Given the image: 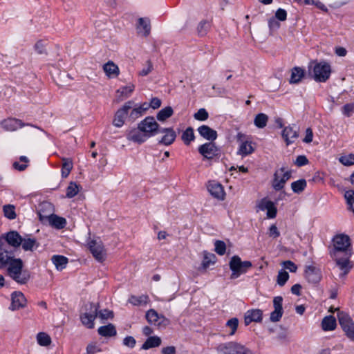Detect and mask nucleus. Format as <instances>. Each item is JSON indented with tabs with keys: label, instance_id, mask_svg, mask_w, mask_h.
Here are the masks:
<instances>
[{
	"label": "nucleus",
	"instance_id": "f257e3e1",
	"mask_svg": "<svg viewBox=\"0 0 354 354\" xmlns=\"http://www.w3.org/2000/svg\"><path fill=\"white\" fill-rule=\"evenodd\" d=\"M53 208L50 203H41L37 211L39 218L41 221L48 220L49 223L56 229H63L66 225V220L53 213Z\"/></svg>",
	"mask_w": 354,
	"mask_h": 354
},
{
	"label": "nucleus",
	"instance_id": "f03ea898",
	"mask_svg": "<svg viewBox=\"0 0 354 354\" xmlns=\"http://www.w3.org/2000/svg\"><path fill=\"white\" fill-rule=\"evenodd\" d=\"M8 275L17 283L25 284L30 279V274L27 270H23L24 263L20 259H11L8 263Z\"/></svg>",
	"mask_w": 354,
	"mask_h": 354
},
{
	"label": "nucleus",
	"instance_id": "7ed1b4c3",
	"mask_svg": "<svg viewBox=\"0 0 354 354\" xmlns=\"http://www.w3.org/2000/svg\"><path fill=\"white\" fill-rule=\"evenodd\" d=\"M99 304L88 303L84 305L80 313V320L82 324L87 328H94V321L97 316Z\"/></svg>",
	"mask_w": 354,
	"mask_h": 354
},
{
	"label": "nucleus",
	"instance_id": "20e7f679",
	"mask_svg": "<svg viewBox=\"0 0 354 354\" xmlns=\"http://www.w3.org/2000/svg\"><path fill=\"white\" fill-rule=\"evenodd\" d=\"M351 254L350 239L344 234L337 235L333 239V248L330 250V255Z\"/></svg>",
	"mask_w": 354,
	"mask_h": 354
},
{
	"label": "nucleus",
	"instance_id": "39448f33",
	"mask_svg": "<svg viewBox=\"0 0 354 354\" xmlns=\"http://www.w3.org/2000/svg\"><path fill=\"white\" fill-rule=\"evenodd\" d=\"M217 351L220 354H253L249 348L237 342L220 344Z\"/></svg>",
	"mask_w": 354,
	"mask_h": 354
},
{
	"label": "nucleus",
	"instance_id": "423d86ee",
	"mask_svg": "<svg viewBox=\"0 0 354 354\" xmlns=\"http://www.w3.org/2000/svg\"><path fill=\"white\" fill-rule=\"evenodd\" d=\"M230 268L232 270L231 279H237L241 274L245 273L252 267V263L249 261H242L238 256L232 257L230 261Z\"/></svg>",
	"mask_w": 354,
	"mask_h": 354
},
{
	"label": "nucleus",
	"instance_id": "0eeeda50",
	"mask_svg": "<svg viewBox=\"0 0 354 354\" xmlns=\"http://www.w3.org/2000/svg\"><path fill=\"white\" fill-rule=\"evenodd\" d=\"M330 256L335 261V269L339 272L338 276L340 278H343L349 272V271L352 268V265L351 263V261H349L351 254H335Z\"/></svg>",
	"mask_w": 354,
	"mask_h": 354
},
{
	"label": "nucleus",
	"instance_id": "6e6552de",
	"mask_svg": "<svg viewBox=\"0 0 354 354\" xmlns=\"http://www.w3.org/2000/svg\"><path fill=\"white\" fill-rule=\"evenodd\" d=\"M139 128L142 131L145 132L148 138L159 133L160 129L159 124L153 117H146L140 122L138 123Z\"/></svg>",
	"mask_w": 354,
	"mask_h": 354
},
{
	"label": "nucleus",
	"instance_id": "1a4fd4ad",
	"mask_svg": "<svg viewBox=\"0 0 354 354\" xmlns=\"http://www.w3.org/2000/svg\"><path fill=\"white\" fill-rule=\"evenodd\" d=\"M291 173L285 167L277 169L274 174L272 187L275 190H281L283 188L286 183L290 178Z\"/></svg>",
	"mask_w": 354,
	"mask_h": 354
},
{
	"label": "nucleus",
	"instance_id": "9d476101",
	"mask_svg": "<svg viewBox=\"0 0 354 354\" xmlns=\"http://www.w3.org/2000/svg\"><path fill=\"white\" fill-rule=\"evenodd\" d=\"M330 73V66L326 62L316 64L313 68L314 79L317 82H326L329 78Z\"/></svg>",
	"mask_w": 354,
	"mask_h": 354
},
{
	"label": "nucleus",
	"instance_id": "9b49d317",
	"mask_svg": "<svg viewBox=\"0 0 354 354\" xmlns=\"http://www.w3.org/2000/svg\"><path fill=\"white\" fill-rule=\"evenodd\" d=\"M88 245L91 252L97 261L102 262L105 260L106 254L102 241L91 240L88 243Z\"/></svg>",
	"mask_w": 354,
	"mask_h": 354
},
{
	"label": "nucleus",
	"instance_id": "f8f14e48",
	"mask_svg": "<svg viewBox=\"0 0 354 354\" xmlns=\"http://www.w3.org/2000/svg\"><path fill=\"white\" fill-rule=\"evenodd\" d=\"M133 102L128 101L122 108L118 109L115 114L113 120V124L116 127H121L124 123V119L127 118L129 111L131 109Z\"/></svg>",
	"mask_w": 354,
	"mask_h": 354
},
{
	"label": "nucleus",
	"instance_id": "ddd939ff",
	"mask_svg": "<svg viewBox=\"0 0 354 354\" xmlns=\"http://www.w3.org/2000/svg\"><path fill=\"white\" fill-rule=\"evenodd\" d=\"M305 278L308 283L317 284L322 278V272L319 268L312 265L308 266L305 269Z\"/></svg>",
	"mask_w": 354,
	"mask_h": 354
},
{
	"label": "nucleus",
	"instance_id": "4468645a",
	"mask_svg": "<svg viewBox=\"0 0 354 354\" xmlns=\"http://www.w3.org/2000/svg\"><path fill=\"white\" fill-rule=\"evenodd\" d=\"M299 128L296 125H289L286 127L281 133V136L286 142V145L295 142L299 137Z\"/></svg>",
	"mask_w": 354,
	"mask_h": 354
},
{
	"label": "nucleus",
	"instance_id": "2eb2a0df",
	"mask_svg": "<svg viewBox=\"0 0 354 354\" xmlns=\"http://www.w3.org/2000/svg\"><path fill=\"white\" fill-rule=\"evenodd\" d=\"M218 151V147L214 142H207L201 145V154L203 156V160H212L217 156Z\"/></svg>",
	"mask_w": 354,
	"mask_h": 354
},
{
	"label": "nucleus",
	"instance_id": "dca6fc26",
	"mask_svg": "<svg viewBox=\"0 0 354 354\" xmlns=\"http://www.w3.org/2000/svg\"><path fill=\"white\" fill-rule=\"evenodd\" d=\"M0 239H3V245H6V243H7L15 248H19L22 241V236L16 231H10L2 235Z\"/></svg>",
	"mask_w": 354,
	"mask_h": 354
},
{
	"label": "nucleus",
	"instance_id": "f3484780",
	"mask_svg": "<svg viewBox=\"0 0 354 354\" xmlns=\"http://www.w3.org/2000/svg\"><path fill=\"white\" fill-rule=\"evenodd\" d=\"M127 138L128 140L138 144H142L149 139L145 132L140 129L138 124L137 128L132 129L127 132Z\"/></svg>",
	"mask_w": 354,
	"mask_h": 354
},
{
	"label": "nucleus",
	"instance_id": "a211bd4d",
	"mask_svg": "<svg viewBox=\"0 0 354 354\" xmlns=\"http://www.w3.org/2000/svg\"><path fill=\"white\" fill-rule=\"evenodd\" d=\"M207 187L212 196L220 201L224 200L225 193L223 186L220 183L215 181H209Z\"/></svg>",
	"mask_w": 354,
	"mask_h": 354
},
{
	"label": "nucleus",
	"instance_id": "6ab92c4d",
	"mask_svg": "<svg viewBox=\"0 0 354 354\" xmlns=\"http://www.w3.org/2000/svg\"><path fill=\"white\" fill-rule=\"evenodd\" d=\"M245 135L241 133L237 134V140L240 142L238 153L242 156H248L254 151L251 142L245 140Z\"/></svg>",
	"mask_w": 354,
	"mask_h": 354
},
{
	"label": "nucleus",
	"instance_id": "aec40b11",
	"mask_svg": "<svg viewBox=\"0 0 354 354\" xmlns=\"http://www.w3.org/2000/svg\"><path fill=\"white\" fill-rule=\"evenodd\" d=\"M26 304V299L21 292H14L11 295V305L10 309L12 310H19L24 308Z\"/></svg>",
	"mask_w": 354,
	"mask_h": 354
},
{
	"label": "nucleus",
	"instance_id": "412c9836",
	"mask_svg": "<svg viewBox=\"0 0 354 354\" xmlns=\"http://www.w3.org/2000/svg\"><path fill=\"white\" fill-rule=\"evenodd\" d=\"M262 311L259 309L248 310L244 316V322L246 326L252 322H260L262 320Z\"/></svg>",
	"mask_w": 354,
	"mask_h": 354
},
{
	"label": "nucleus",
	"instance_id": "4be33fe9",
	"mask_svg": "<svg viewBox=\"0 0 354 354\" xmlns=\"http://www.w3.org/2000/svg\"><path fill=\"white\" fill-rule=\"evenodd\" d=\"M159 133H165L158 142L159 144L164 145H170L174 142L176 137L175 131L171 128L160 129Z\"/></svg>",
	"mask_w": 354,
	"mask_h": 354
},
{
	"label": "nucleus",
	"instance_id": "5701e85b",
	"mask_svg": "<svg viewBox=\"0 0 354 354\" xmlns=\"http://www.w3.org/2000/svg\"><path fill=\"white\" fill-rule=\"evenodd\" d=\"M136 29L138 34L144 37H147L151 32V24L150 20L148 18H139L138 20V24Z\"/></svg>",
	"mask_w": 354,
	"mask_h": 354
},
{
	"label": "nucleus",
	"instance_id": "b1692460",
	"mask_svg": "<svg viewBox=\"0 0 354 354\" xmlns=\"http://www.w3.org/2000/svg\"><path fill=\"white\" fill-rule=\"evenodd\" d=\"M216 262V257L213 253L203 252V259L201 266V272L207 271L211 266H214Z\"/></svg>",
	"mask_w": 354,
	"mask_h": 354
},
{
	"label": "nucleus",
	"instance_id": "393cba45",
	"mask_svg": "<svg viewBox=\"0 0 354 354\" xmlns=\"http://www.w3.org/2000/svg\"><path fill=\"white\" fill-rule=\"evenodd\" d=\"M201 137L209 141L208 142H211L216 140L218 134L216 130L209 126L201 125Z\"/></svg>",
	"mask_w": 354,
	"mask_h": 354
},
{
	"label": "nucleus",
	"instance_id": "a878e982",
	"mask_svg": "<svg viewBox=\"0 0 354 354\" xmlns=\"http://www.w3.org/2000/svg\"><path fill=\"white\" fill-rule=\"evenodd\" d=\"M6 247V245H3V239H0V269L9 263L10 261L12 259Z\"/></svg>",
	"mask_w": 354,
	"mask_h": 354
},
{
	"label": "nucleus",
	"instance_id": "bb28decb",
	"mask_svg": "<svg viewBox=\"0 0 354 354\" xmlns=\"http://www.w3.org/2000/svg\"><path fill=\"white\" fill-rule=\"evenodd\" d=\"M21 245L25 251H33L39 246V243L37 242V240L34 238L30 237L29 236L22 237Z\"/></svg>",
	"mask_w": 354,
	"mask_h": 354
},
{
	"label": "nucleus",
	"instance_id": "cd10ccee",
	"mask_svg": "<svg viewBox=\"0 0 354 354\" xmlns=\"http://www.w3.org/2000/svg\"><path fill=\"white\" fill-rule=\"evenodd\" d=\"M239 321L236 317L228 319L225 325V330L230 336L235 335L239 327Z\"/></svg>",
	"mask_w": 354,
	"mask_h": 354
},
{
	"label": "nucleus",
	"instance_id": "c85d7f7f",
	"mask_svg": "<svg viewBox=\"0 0 354 354\" xmlns=\"http://www.w3.org/2000/svg\"><path fill=\"white\" fill-rule=\"evenodd\" d=\"M146 318L147 321L156 326H160L164 320V317L160 316L156 311L153 309L148 310L146 313Z\"/></svg>",
	"mask_w": 354,
	"mask_h": 354
},
{
	"label": "nucleus",
	"instance_id": "c756f323",
	"mask_svg": "<svg viewBox=\"0 0 354 354\" xmlns=\"http://www.w3.org/2000/svg\"><path fill=\"white\" fill-rule=\"evenodd\" d=\"M104 71L109 77H116L119 75V68L113 62H108L103 66Z\"/></svg>",
	"mask_w": 354,
	"mask_h": 354
},
{
	"label": "nucleus",
	"instance_id": "7c9ffc66",
	"mask_svg": "<svg viewBox=\"0 0 354 354\" xmlns=\"http://www.w3.org/2000/svg\"><path fill=\"white\" fill-rule=\"evenodd\" d=\"M97 332L99 335L103 337H112L115 336L117 333L116 329L112 324L100 326L98 328Z\"/></svg>",
	"mask_w": 354,
	"mask_h": 354
},
{
	"label": "nucleus",
	"instance_id": "2f4dec72",
	"mask_svg": "<svg viewBox=\"0 0 354 354\" xmlns=\"http://www.w3.org/2000/svg\"><path fill=\"white\" fill-rule=\"evenodd\" d=\"M51 260L58 270H62L65 268L68 262V259L62 255H53Z\"/></svg>",
	"mask_w": 354,
	"mask_h": 354
},
{
	"label": "nucleus",
	"instance_id": "473e14b6",
	"mask_svg": "<svg viewBox=\"0 0 354 354\" xmlns=\"http://www.w3.org/2000/svg\"><path fill=\"white\" fill-rule=\"evenodd\" d=\"M134 88L135 86L131 84L118 89L117 94L118 95L119 100H123L124 99L129 97L134 91Z\"/></svg>",
	"mask_w": 354,
	"mask_h": 354
},
{
	"label": "nucleus",
	"instance_id": "72a5a7b5",
	"mask_svg": "<svg viewBox=\"0 0 354 354\" xmlns=\"http://www.w3.org/2000/svg\"><path fill=\"white\" fill-rule=\"evenodd\" d=\"M161 344V339L158 336H151L147 339L142 344V348L147 350L151 348L158 347Z\"/></svg>",
	"mask_w": 354,
	"mask_h": 354
},
{
	"label": "nucleus",
	"instance_id": "f704fd0d",
	"mask_svg": "<svg viewBox=\"0 0 354 354\" xmlns=\"http://www.w3.org/2000/svg\"><path fill=\"white\" fill-rule=\"evenodd\" d=\"M324 330H333L336 327V320L333 316L329 315L325 317L322 322Z\"/></svg>",
	"mask_w": 354,
	"mask_h": 354
},
{
	"label": "nucleus",
	"instance_id": "c9c22d12",
	"mask_svg": "<svg viewBox=\"0 0 354 354\" xmlns=\"http://www.w3.org/2000/svg\"><path fill=\"white\" fill-rule=\"evenodd\" d=\"M1 125L7 131H15L21 126L20 121L16 119L9 118L2 122Z\"/></svg>",
	"mask_w": 354,
	"mask_h": 354
},
{
	"label": "nucleus",
	"instance_id": "e433bc0d",
	"mask_svg": "<svg viewBox=\"0 0 354 354\" xmlns=\"http://www.w3.org/2000/svg\"><path fill=\"white\" fill-rule=\"evenodd\" d=\"M304 76V71L299 67H295L292 70L290 82L297 84L299 82Z\"/></svg>",
	"mask_w": 354,
	"mask_h": 354
},
{
	"label": "nucleus",
	"instance_id": "4c0bfd02",
	"mask_svg": "<svg viewBox=\"0 0 354 354\" xmlns=\"http://www.w3.org/2000/svg\"><path fill=\"white\" fill-rule=\"evenodd\" d=\"M337 317L339 323L343 330L348 327L349 324L353 322L349 315L344 312H339Z\"/></svg>",
	"mask_w": 354,
	"mask_h": 354
},
{
	"label": "nucleus",
	"instance_id": "58836bf2",
	"mask_svg": "<svg viewBox=\"0 0 354 354\" xmlns=\"http://www.w3.org/2000/svg\"><path fill=\"white\" fill-rule=\"evenodd\" d=\"M268 122V116L265 113H259L257 114L254 120V125L259 128H264Z\"/></svg>",
	"mask_w": 354,
	"mask_h": 354
},
{
	"label": "nucleus",
	"instance_id": "ea45409f",
	"mask_svg": "<svg viewBox=\"0 0 354 354\" xmlns=\"http://www.w3.org/2000/svg\"><path fill=\"white\" fill-rule=\"evenodd\" d=\"M73 169V162L69 158H62V176L66 178Z\"/></svg>",
	"mask_w": 354,
	"mask_h": 354
},
{
	"label": "nucleus",
	"instance_id": "a19ab883",
	"mask_svg": "<svg viewBox=\"0 0 354 354\" xmlns=\"http://www.w3.org/2000/svg\"><path fill=\"white\" fill-rule=\"evenodd\" d=\"M149 297L147 295H142L139 297H136L132 295L129 299V303L133 304V306H140L142 304H146L148 302Z\"/></svg>",
	"mask_w": 354,
	"mask_h": 354
},
{
	"label": "nucleus",
	"instance_id": "79ce46f5",
	"mask_svg": "<svg viewBox=\"0 0 354 354\" xmlns=\"http://www.w3.org/2000/svg\"><path fill=\"white\" fill-rule=\"evenodd\" d=\"M173 114V109L171 106H167L162 109H161L156 115L158 120L159 121H165L169 117H171Z\"/></svg>",
	"mask_w": 354,
	"mask_h": 354
},
{
	"label": "nucleus",
	"instance_id": "37998d69",
	"mask_svg": "<svg viewBox=\"0 0 354 354\" xmlns=\"http://www.w3.org/2000/svg\"><path fill=\"white\" fill-rule=\"evenodd\" d=\"M37 343L42 346H47L51 343L50 336L43 332L39 333L37 335Z\"/></svg>",
	"mask_w": 354,
	"mask_h": 354
},
{
	"label": "nucleus",
	"instance_id": "c03bdc74",
	"mask_svg": "<svg viewBox=\"0 0 354 354\" xmlns=\"http://www.w3.org/2000/svg\"><path fill=\"white\" fill-rule=\"evenodd\" d=\"M195 139L194 130L191 127H188L182 135V140L185 145H189V143Z\"/></svg>",
	"mask_w": 354,
	"mask_h": 354
},
{
	"label": "nucleus",
	"instance_id": "a18cd8bd",
	"mask_svg": "<svg viewBox=\"0 0 354 354\" xmlns=\"http://www.w3.org/2000/svg\"><path fill=\"white\" fill-rule=\"evenodd\" d=\"M80 192V187L73 182L70 183L66 188V197L71 198L76 196Z\"/></svg>",
	"mask_w": 354,
	"mask_h": 354
},
{
	"label": "nucleus",
	"instance_id": "49530a36",
	"mask_svg": "<svg viewBox=\"0 0 354 354\" xmlns=\"http://www.w3.org/2000/svg\"><path fill=\"white\" fill-rule=\"evenodd\" d=\"M306 187V181L304 179H301L292 183L291 187L295 193L301 192Z\"/></svg>",
	"mask_w": 354,
	"mask_h": 354
},
{
	"label": "nucleus",
	"instance_id": "de8ad7c7",
	"mask_svg": "<svg viewBox=\"0 0 354 354\" xmlns=\"http://www.w3.org/2000/svg\"><path fill=\"white\" fill-rule=\"evenodd\" d=\"M339 161L345 166H351L354 165V154H344L339 158Z\"/></svg>",
	"mask_w": 354,
	"mask_h": 354
},
{
	"label": "nucleus",
	"instance_id": "09e8293b",
	"mask_svg": "<svg viewBox=\"0 0 354 354\" xmlns=\"http://www.w3.org/2000/svg\"><path fill=\"white\" fill-rule=\"evenodd\" d=\"M3 213L6 217L9 219H14L16 217L15 207L12 205H6L3 206Z\"/></svg>",
	"mask_w": 354,
	"mask_h": 354
},
{
	"label": "nucleus",
	"instance_id": "8fccbe9b",
	"mask_svg": "<svg viewBox=\"0 0 354 354\" xmlns=\"http://www.w3.org/2000/svg\"><path fill=\"white\" fill-rule=\"evenodd\" d=\"M344 197L346 200L348 205H349V209L354 214V191L348 190L345 192Z\"/></svg>",
	"mask_w": 354,
	"mask_h": 354
},
{
	"label": "nucleus",
	"instance_id": "3c124183",
	"mask_svg": "<svg viewBox=\"0 0 354 354\" xmlns=\"http://www.w3.org/2000/svg\"><path fill=\"white\" fill-rule=\"evenodd\" d=\"M289 279V274L285 270H280L277 275V282L279 286H283Z\"/></svg>",
	"mask_w": 354,
	"mask_h": 354
},
{
	"label": "nucleus",
	"instance_id": "603ef678",
	"mask_svg": "<svg viewBox=\"0 0 354 354\" xmlns=\"http://www.w3.org/2000/svg\"><path fill=\"white\" fill-rule=\"evenodd\" d=\"M215 252L219 255H223L225 253L226 245L222 241H216L214 243Z\"/></svg>",
	"mask_w": 354,
	"mask_h": 354
},
{
	"label": "nucleus",
	"instance_id": "864d4df0",
	"mask_svg": "<svg viewBox=\"0 0 354 354\" xmlns=\"http://www.w3.org/2000/svg\"><path fill=\"white\" fill-rule=\"evenodd\" d=\"M101 351V348L96 343L88 344L85 354H95Z\"/></svg>",
	"mask_w": 354,
	"mask_h": 354
},
{
	"label": "nucleus",
	"instance_id": "5fc2aeb1",
	"mask_svg": "<svg viewBox=\"0 0 354 354\" xmlns=\"http://www.w3.org/2000/svg\"><path fill=\"white\" fill-rule=\"evenodd\" d=\"M143 114L144 113L141 111V109H140L138 106H136L133 108L129 113V118L134 121L136 119L140 118Z\"/></svg>",
	"mask_w": 354,
	"mask_h": 354
},
{
	"label": "nucleus",
	"instance_id": "6e6d98bb",
	"mask_svg": "<svg viewBox=\"0 0 354 354\" xmlns=\"http://www.w3.org/2000/svg\"><path fill=\"white\" fill-rule=\"evenodd\" d=\"M342 113L346 117H350L354 113V103L346 104L342 107Z\"/></svg>",
	"mask_w": 354,
	"mask_h": 354
},
{
	"label": "nucleus",
	"instance_id": "4d7b16f0",
	"mask_svg": "<svg viewBox=\"0 0 354 354\" xmlns=\"http://www.w3.org/2000/svg\"><path fill=\"white\" fill-rule=\"evenodd\" d=\"M284 269L290 270L291 272H295L297 270V266L291 261H286L281 263Z\"/></svg>",
	"mask_w": 354,
	"mask_h": 354
},
{
	"label": "nucleus",
	"instance_id": "13d9d810",
	"mask_svg": "<svg viewBox=\"0 0 354 354\" xmlns=\"http://www.w3.org/2000/svg\"><path fill=\"white\" fill-rule=\"evenodd\" d=\"M283 315V310L274 309L270 314V320L273 322L279 321Z\"/></svg>",
	"mask_w": 354,
	"mask_h": 354
},
{
	"label": "nucleus",
	"instance_id": "bf43d9fd",
	"mask_svg": "<svg viewBox=\"0 0 354 354\" xmlns=\"http://www.w3.org/2000/svg\"><path fill=\"white\" fill-rule=\"evenodd\" d=\"M97 315L101 318L102 319H107L109 318L113 317V313L112 311L104 309L100 311H97Z\"/></svg>",
	"mask_w": 354,
	"mask_h": 354
},
{
	"label": "nucleus",
	"instance_id": "052dcab7",
	"mask_svg": "<svg viewBox=\"0 0 354 354\" xmlns=\"http://www.w3.org/2000/svg\"><path fill=\"white\" fill-rule=\"evenodd\" d=\"M344 331L346 335L349 339L354 341V322L349 324L348 327H347L345 330H344Z\"/></svg>",
	"mask_w": 354,
	"mask_h": 354
},
{
	"label": "nucleus",
	"instance_id": "680f3d73",
	"mask_svg": "<svg viewBox=\"0 0 354 354\" xmlns=\"http://www.w3.org/2000/svg\"><path fill=\"white\" fill-rule=\"evenodd\" d=\"M136 343V339L132 336H127L123 339V344L129 348H133Z\"/></svg>",
	"mask_w": 354,
	"mask_h": 354
},
{
	"label": "nucleus",
	"instance_id": "e2e57ef3",
	"mask_svg": "<svg viewBox=\"0 0 354 354\" xmlns=\"http://www.w3.org/2000/svg\"><path fill=\"white\" fill-rule=\"evenodd\" d=\"M275 17L279 21H285L287 17V12L282 8H279L275 13Z\"/></svg>",
	"mask_w": 354,
	"mask_h": 354
},
{
	"label": "nucleus",
	"instance_id": "0e129e2a",
	"mask_svg": "<svg viewBox=\"0 0 354 354\" xmlns=\"http://www.w3.org/2000/svg\"><path fill=\"white\" fill-rule=\"evenodd\" d=\"M272 203H273L272 201L263 198L261 201L258 207L261 210H267L270 207H271Z\"/></svg>",
	"mask_w": 354,
	"mask_h": 354
},
{
	"label": "nucleus",
	"instance_id": "69168bd1",
	"mask_svg": "<svg viewBox=\"0 0 354 354\" xmlns=\"http://www.w3.org/2000/svg\"><path fill=\"white\" fill-rule=\"evenodd\" d=\"M272 203H273L272 201L263 198L261 201L258 207L261 210H267L270 207H271Z\"/></svg>",
	"mask_w": 354,
	"mask_h": 354
},
{
	"label": "nucleus",
	"instance_id": "338daca9",
	"mask_svg": "<svg viewBox=\"0 0 354 354\" xmlns=\"http://www.w3.org/2000/svg\"><path fill=\"white\" fill-rule=\"evenodd\" d=\"M153 69V65L150 61L147 62V66L144 68L139 72V75L146 76Z\"/></svg>",
	"mask_w": 354,
	"mask_h": 354
},
{
	"label": "nucleus",
	"instance_id": "774afa93",
	"mask_svg": "<svg viewBox=\"0 0 354 354\" xmlns=\"http://www.w3.org/2000/svg\"><path fill=\"white\" fill-rule=\"evenodd\" d=\"M269 236L272 238H277L280 236V232L275 225H272L270 227Z\"/></svg>",
	"mask_w": 354,
	"mask_h": 354
}]
</instances>
